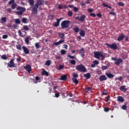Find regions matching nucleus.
<instances>
[{"mask_svg": "<svg viewBox=\"0 0 129 129\" xmlns=\"http://www.w3.org/2000/svg\"><path fill=\"white\" fill-rule=\"evenodd\" d=\"M104 111H105V112H108V111H109V108L107 107H105L104 108Z\"/></svg>", "mask_w": 129, "mask_h": 129, "instance_id": "60", "label": "nucleus"}, {"mask_svg": "<svg viewBox=\"0 0 129 129\" xmlns=\"http://www.w3.org/2000/svg\"><path fill=\"white\" fill-rule=\"evenodd\" d=\"M73 10L75 13H76V12H78L79 10L78 8L75 7H74Z\"/></svg>", "mask_w": 129, "mask_h": 129, "instance_id": "62", "label": "nucleus"}, {"mask_svg": "<svg viewBox=\"0 0 129 129\" xmlns=\"http://www.w3.org/2000/svg\"><path fill=\"white\" fill-rule=\"evenodd\" d=\"M102 5L103 6V7L105 8H108L109 9H112L111 6H109L108 5L105 4V3L102 4Z\"/></svg>", "mask_w": 129, "mask_h": 129, "instance_id": "35", "label": "nucleus"}, {"mask_svg": "<svg viewBox=\"0 0 129 129\" xmlns=\"http://www.w3.org/2000/svg\"><path fill=\"white\" fill-rule=\"evenodd\" d=\"M23 13L21 11H17L16 12V15H18V16H22L23 15Z\"/></svg>", "mask_w": 129, "mask_h": 129, "instance_id": "47", "label": "nucleus"}, {"mask_svg": "<svg viewBox=\"0 0 129 129\" xmlns=\"http://www.w3.org/2000/svg\"><path fill=\"white\" fill-rule=\"evenodd\" d=\"M64 69V66L60 64L59 65L57 70H62V69Z\"/></svg>", "mask_w": 129, "mask_h": 129, "instance_id": "44", "label": "nucleus"}, {"mask_svg": "<svg viewBox=\"0 0 129 129\" xmlns=\"http://www.w3.org/2000/svg\"><path fill=\"white\" fill-rule=\"evenodd\" d=\"M76 70L78 71H80V72H82L85 73V72H87V69L83 64H79L76 67Z\"/></svg>", "mask_w": 129, "mask_h": 129, "instance_id": "2", "label": "nucleus"}, {"mask_svg": "<svg viewBox=\"0 0 129 129\" xmlns=\"http://www.w3.org/2000/svg\"><path fill=\"white\" fill-rule=\"evenodd\" d=\"M85 19H86V16L85 15H82L80 16H77L76 17V20L78 21V22H81L83 23L85 22Z\"/></svg>", "mask_w": 129, "mask_h": 129, "instance_id": "6", "label": "nucleus"}, {"mask_svg": "<svg viewBox=\"0 0 129 129\" xmlns=\"http://www.w3.org/2000/svg\"><path fill=\"white\" fill-rule=\"evenodd\" d=\"M105 75H106L109 79H111L114 77V75L110 73H106Z\"/></svg>", "mask_w": 129, "mask_h": 129, "instance_id": "16", "label": "nucleus"}, {"mask_svg": "<svg viewBox=\"0 0 129 129\" xmlns=\"http://www.w3.org/2000/svg\"><path fill=\"white\" fill-rule=\"evenodd\" d=\"M87 11H88V12L90 13H92V12H93V10L91 8L88 9Z\"/></svg>", "mask_w": 129, "mask_h": 129, "instance_id": "58", "label": "nucleus"}, {"mask_svg": "<svg viewBox=\"0 0 129 129\" xmlns=\"http://www.w3.org/2000/svg\"><path fill=\"white\" fill-rule=\"evenodd\" d=\"M70 25V21L69 20H64L61 23L60 26L61 29H68Z\"/></svg>", "mask_w": 129, "mask_h": 129, "instance_id": "3", "label": "nucleus"}, {"mask_svg": "<svg viewBox=\"0 0 129 129\" xmlns=\"http://www.w3.org/2000/svg\"><path fill=\"white\" fill-rule=\"evenodd\" d=\"M105 98V99H106V100H105L106 102H107L109 101V100H110V96L108 95V96H107V97H106Z\"/></svg>", "mask_w": 129, "mask_h": 129, "instance_id": "46", "label": "nucleus"}, {"mask_svg": "<svg viewBox=\"0 0 129 129\" xmlns=\"http://www.w3.org/2000/svg\"><path fill=\"white\" fill-rule=\"evenodd\" d=\"M108 67H109V66H102L101 69L102 70H107V69H108Z\"/></svg>", "mask_w": 129, "mask_h": 129, "instance_id": "37", "label": "nucleus"}, {"mask_svg": "<svg viewBox=\"0 0 129 129\" xmlns=\"http://www.w3.org/2000/svg\"><path fill=\"white\" fill-rule=\"evenodd\" d=\"M8 36L7 34L3 35V39H7Z\"/></svg>", "mask_w": 129, "mask_h": 129, "instance_id": "63", "label": "nucleus"}, {"mask_svg": "<svg viewBox=\"0 0 129 129\" xmlns=\"http://www.w3.org/2000/svg\"><path fill=\"white\" fill-rule=\"evenodd\" d=\"M21 59H22V57H21V56H19L18 58H17V61L21 62Z\"/></svg>", "mask_w": 129, "mask_h": 129, "instance_id": "64", "label": "nucleus"}, {"mask_svg": "<svg viewBox=\"0 0 129 129\" xmlns=\"http://www.w3.org/2000/svg\"><path fill=\"white\" fill-rule=\"evenodd\" d=\"M109 15H112V16H116V13L114 12H110Z\"/></svg>", "mask_w": 129, "mask_h": 129, "instance_id": "56", "label": "nucleus"}, {"mask_svg": "<svg viewBox=\"0 0 129 129\" xmlns=\"http://www.w3.org/2000/svg\"><path fill=\"white\" fill-rule=\"evenodd\" d=\"M73 78H78V74L73 73L72 74Z\"/></svg>", "mask_w": 129, "mask_h": 129, "instance_id": "41", "label": "nucleus"}, {"mask_svg": "<svg viewBox=\"0 0 129 129\" xmlns=\"http://www.w3.org/2000/svg\"><path fill=\"white\" fill-rule=\"evenodd\" d=\"M18 34L20 37H24V35L23 34V33H22V31L20 30H18Z\"/></svg>", "mask_w": 129, "mask_h": 129, "instance_id": "42", "label": "nucleus"}, {"mask_svg": "<svg viewBox=\"0 0 129 129\" xmlns=\"http://www.w3.org/2000/svg\"><path fill=\"white\" fill-rule=\"evenodd\" d=\"M17 7V3H14L12 5L11 8L12 10H15Z\"/></svg>", "mask_w": 129, "mask_h": 129, "instance_id": "40", "label": "nucleus"}, {"mask_svg": "<svg viewBox=\"0 0 129 129\" xmlns=\"http://www.w3.org/2000/svg\"><path fill=\"white\" fill-rule=\"evenodd\" d=\"M14 21L15 23L17 24L18 25H20V24H21V20H20V19L19 18L14 19Z\"/></svg>", "mask_w": 129, "mask_h": 129, "instance_id": "30", "label": "nucleus"}, {"mask_svg": "<svg viewBox=\"0 0 129 129\" xmlns=\"http://www.w3.org/2000/svg\"><path fill=\"white\" fill-rule=\"evenodd\" d=\"M67 51L66 50H65L64 49H61L60 51V54H61V55H65V54H66V52Z\"/></svg>", "mask_w": 129, "mask_h": 129, "instance_id": "39", "label": "nucleus"}, {"mask_svg": "<svg viewBox=\"0 0 129 129\" xmlns=\"http://www.w3.org/2000/svg\"><path fill=\"white\" fill-rule=\"evenodd\" d=\"M55 97L58 98L60 96V93L59 92L55 93Z\"/></svg>", "mask_w": 129, "mask_h": 129, "instance_id": "52", "label": "nucleus"}, {"mask_svg": "<svg viewBox=\"0 0 129 129\" xmlns=\"http://www.w3.org/2000/svg\"><path fill=\"white\" fill-rule=\"evenodd\" d=\"M23 27V30H24V31H29V30H30V29L29 28V27L27 25H24Z\"/></svg>", "mask_w": 129, "mask_h": 129, "instance_id": "36", "label": "nucleus"}, {"mask_svg": "<svg viewBox=\"0 0 129 129\" xmlns=\"http://www.w3.org/2000/svg\"><path fill=\"white\" fill-rule=\"evenodd\" d=\"M68 15L69 17H72V16H73V12L71 11H69L68 13Z\"/></svg>", "mask_w": 129, "mask_h": 129, "instance_id": "50", "label": "nucleus"}, {"mask_svg": "<svg viewBox=\"0 0 129 129\" xmlns=\"http://www.w3.org/2000/svg\"><path fill=\"white\" fill-rule=\"evenodd\" d=\"M79 52V54H80L81 56L82 57H84L85 56V54H84L85 53V50H84V48H82L80 50L77 51Z\"/></svg>", "mask_w": 129, "mask_h": 129, "instance_id": "11", "label": "nucleus"}, {"mask_svg": "<svg viewBox=\"0 0 129 129\" xmlns=\"http://www.w3.org/2000/svg\"><path fill=\"white\" fill-rule=\"evenodd\" d=\"M31 9L32 14H33V15H38V8L37 7V6H35L34 5V6H32V7H31Z\"/></svg>", "mask_w": 129, "mask_h": 129, "instance_id": "8", "label": "nucleus"}, {"mask_svg": "<svg viewBox=\"0 0 129 129\" xmlns=\"http://www.w3.org/2000/svg\"><path fill=\"white\" fill-rule=\"evenodd\" d=\"M20 12H22V13H25L26 12V8H24V7H22V9L20 10Z\"/></svg>", "mask_w": 129, "mask_h": 129, "instance_id": "61", "label": "nucleus"}, {"mask_svg": "<svg viewBox=\"0 0 129 129\" xmlns=\"http://www.w3.org/2000/svg\"><path fill=\"white\" fill-rule=\"evenodd\" d=\"M99 79L101 82L105 81V80H107V77H106L105 75H103L100 76Z\"/></svg>", "mask_w": 129, "mask_h": 129, "instance_id": "12", "label": "nucleus"}, {"mask_svg": "<svg viewBox=\"0 0 129 129\" xmlns=\"http://www.w3.org/2000/svg\"><path fill=\"white\" fill-rule=\"evenodd\" d=\"M124 37H125V36H124V34H123V33H121L120 35H119L117 40L119 41H122V40L124 39Z\"/></svg>", "mask_w": 129, "mask_h": 129, "instance_id": "14", "label": "nucleus"}, {"mask_svg": "<svg viewBox=\"0 0 129 129\" xmlns=\"http://www.w3.org/2000/svg\"><path fill=\"white\" fill-rule=\"evenodd\" d=\"M92 87H88L86 88L85 89V91L86 92V93H88L89 91H90L91 90Z\"/></svg>", "mask_w": 129, "mask_h": 129, "instance_id": "38", "label": "nucleus"}, {"mask_svg": "<svg viewBox=\"0 0 129 129\" xmlns=\"http://www.w3.org/2000/svg\"><path fill=\"white\" fill-rule=\"evenodd\" d=\"M73 30L75 33H78V32H79V27L76 26L73 28Z\"/></svg>", "mask_w": 129, "mask_h": 129, "instance_id": "31", "label": "nucleus"}, {"mask_svg": "<svg viewBox=\"0 0 129 129\" xmlns=\"http://www.w3.org/2000/svg\"><path fill=\"white\" fill-rule=\"evenodd\" d=\"M111 60L113 61H115L114 64L115 65H117V66H119V64L121 63H122L123 62V60L121 59V58H116V57H111Z\"/></svg>", "mask_w": 129, "mask_h": 129, "instance_id": "4", "label": "nucleus"}, {"mask_svg": "<svg viewBox=\"0 0 129 129\" xmlns=\"http://www.w3.org/2000/svg\"><path fill=\"white\" fill-rule=\"evenodd\" d=\"M24 68L25 70H26V71H28V72H30V71H32V68L30 64H27Z\"/></svg>", "mask_w": 129, "mask_h": 129, "instance_id": "17", "label": "nucleus"}, {"mask_svg": "<svg viewBox=\"0 0 129 129\" xmlns=\"http://www.w3.org/2000/svg\"><path fill=\"white\" fill-rule=\"evenodd\" d=\"M64 41L65 40L63 39V40H60L58 41L57 42H54L53 43V46H58V45H60V44H62V43H63V42H64Z\"/></svg>", "mask_w": 129, "mask_h": 129, "instance_id": "19", "label": "nucleus"}, {"mask_svg": "<svg viewBox=\"0 0 129 129\" xmlns=\"http://www.w3.org/2000/svg\"><path fill=\"white\" fill-rule=\"evenodd\" d=\"M105 45L107 47V48H110V49H112V50H116L117 49H118V47L115 43H113L111 44L106 43Z\"/></svg>", "mask_w": 129, "mask_h": 129, "instance_id": "5", "label": "nucleus"}, {"mask_svg": "<svg viewBox=\"0 0 129 129\" xmlns=\"http://www.w3.org/2000/svg\"><path fill=\"white\" fill-rule=\"evenodd\" d=\"M52 64V60H47L45 61V63H44V65L45 66H50Z\"/></svg>", "mask_w": 129, "mask_h": 129, "instance_id": "22", "label": "nucleus"}, {"mask_svg": "<svg viewBox=\"0 0 129 129\" xmlns=\"http://www.w3.org/2000/svg\"><path fill=\"white\" fill-rule=\"evenodd\" d=\"M118 5L119 7H123V6H124V4L121 2H119L118 3Z\"/></svg>", "mask_w": 129, "mask_h": 129, "instance_id": "49", "label": "nucleus"}, {"mask_svg": "<svg viewBox=\"0 0 129 129\" xmlns=\"http://www.w3.org/2000/svg\"><path fill=\"white\" fill-rule=\"evenodd\" d=\"M70 63L72 64V65H75L76 64V60L72 59L69 60Z\"/></svg>", "mask_w": 129, "mask_h": 129, "instance_id": "34", "label": "nucleus"}, {"mask_svg": "<svg viewBox=\"0 0 129 129\" xmlns=\"http://www.w3.org/2000/svg\"><path fill=\"white\" fill-rule=\"evenodd\" d=\"M58 36L60 39H64V37H65V34L64 33H58Z\"/></svg>", "mask_w": 129, "mask_h": 129, "instance_id": "33", "label": "nucleus"}, {"mask_svg": "<svg viewBox=\"0 0 129 129\" xmlns=\"http://www.w3.org/2000/svg\"><path fill=\"white\" fill-rule=\"evenodd\" d=\"M15 4V0H11L9 2V5H13Z\"/></svg>", "mask_w": 129, "mask_h": 129, "instance_id": "53", "label": "nucleus"}, {"mask_svg": "<svg viewBox=\"0 0 129 129\" xmlns=\"http://www.w3.org/2000/svg\"><path fill=\"white\" fill-rule=\"evenodd\" d=\"M41 75L43 76H44V75H45V76H49V73L46 71L45 69H43V71L41 72Z\"/></svg>", "mask_w": 129, "mask_h": 129, "instance_id": "20", "label": "nucleus"}, {"mask_svg": "<svg viewBox=\"0 0 129 129\" xmlns=\"http://www.w3.org/2000/svg\"><path fill=\"white\" fill-rule=\"evenodd\" d=\"M125 87H126V86H125V85L121 86L119 89H120V90H121V91H123V90H124V88H125Z\"/></svg>", "mask_w": 129, "mask_h": 129, "instance_id": "48", "label": "nucleus"}, {"mask_svg": "<svg viewBox=\"0 0 129 129\" xmlns=\"http://www.w3.org/2000/svg\"><path fill=\"white\" fill-rule=\"evenodd\" d=\"M94 55L95 57L96 58V59H99L100 57H101V58L100 59L101 61H103V60L105 59V56L103 55L102 52H100V51L94 52Z\"/></svg>", "mask_w": 129, "mask_h": 129, "instance_id": "1", "label": "nucleus"}, {"mask_svg": "<svg viewBox=\"0 0 129 129\" xmlns=\"http://www.w3.org/2000/svg\"><path fill=\"white\" fill-rule=\"evenodd\" d=\"M62 20H63V18H62L59 19H56V22L54 23L53 26L55 27H59V26H60V22H61Z\"/></svg>", "mask_w": 129, "mask_h": 129, "instance_id": "9", "label": "nucleus"}, {"mask_svg": "<svg viewBox=\"0 0 129 129\" xmlns=\"http://www.w3.org/2000/svg\"><path fill=\"white\" fill-rule=\"evenodd\" d=\"M127 102H124V105H122L121 108L123 110H126V108H127Z\"/></svg>", "mask_w": 129, "mask_h": 129, "instance_id": "23", "label": "nucleus"}, {"mask_svg": "<svg viewBox=\"0 0 129 129\" xmlns=\"http://www.w3.org/2000/svg\"><path fill=\"white\" fill-rule=\"evenodd\" d=\"M35 46L36 47V49H40V48H41V45H40V43L39 42L35 43Z\"/></svg>", "mask_w": 129, "mask_h": 129, "instance_id": "27", "label": "nucleus"}, {"mask_svg": "<svg viewBox=\"0 0 129 129\" xmlns=\"http://www.w3.org/2000/svg\"><path fill=\"white\" fill-rule=\"evenodd\" d=\"M102 94H103V95H107V90H105L104 91H103L102 92Z\"/></svg>", "mask_w": 129, "mask_h": 129, "instance_id": "54", "label": "nucleus"}, {"mask_svg": "<svg viewBox=\"0 0 129 129\" xmlns=\"http://www.w3.org/2000/svg\"><path fill=\"white\" fill-rule=\"evenodd\" d=\"M29 39L30 36H28L25 39V42L27 45H30V40H29Z\"/></svg>", "mask_w": 129, "mask_h": 129, "instance_id": "25", "label": "nucleus"}, {"mask_svg": "<svg viewBox=\"0 0 129 129\" xmlns=\"http://www.w3.org/2000/svg\"><path fill=\"white\" fill-rule=\"evenodd\" d=\"M22 49L23 50L24 52L26 55H28V54H29L30 53V51L29 50V49H28L27 48V47L23 46H22Z\"/></svg>", "mask_w": 129, "mask_h": 129, "instance_id": "13", "label": "nucleus"}, {"mask_svg": "<svg viewBox=\"0 0 129 129\" xmlns=\"http://www.w3.org/2000/svg\"><path fill=\"white\" fill-rule=\"evenodd\" d=\"M90 16L93 17V18H95V17H96V14H95V13H90Z\"/></svg>", "mask_w": 129, "mask_h": 129, "instance_id": "55", "label": "nucleus"}, {"mask_svg": "<svg viewBox=\"0 0 129 129\" xmlns=\"http://www.w3.org/2000/svg\"><path fill=\"white\" fill-rule=\"evenodd\" d=\"M28 3L30 7H34L35 6L34 5V4H35L34 0H28Z\"/></svg>", "mask_w": 129, "mask_h": 129, "instance_id": "21", "label": "nucleus"}, {"mask_svg": "<svg viewBox=\"0 0 129 129\" xmlns=\"http://www.w3.org/2000/svg\"><path fill=\"white\" fill-rule=\"evenodd\" d=\"M84 77L86 79H90L91 77V74L89 73H88L84 75Z\"/></svg>", "mask_w": 129, "mask_h": 129, "instance_id": "18", "label": "nucleus"}, {"mask_svg": "<svg viewBox=\"0 0 129 129\" xmlns=\"http://www.w3.org/2000/svg\"><path fill=\"white\" fill-rule=\"evenodd\" d=\"M48 18L49 20H51V21H53V19L54 18H55V15H51L48 16Z\"/></svg>", "mask_w": 129, "mask_h": 129, "instance_id": "45", "label": "nucleus"}, {"mask_svg": "<svg viewBox=\"0 0 129 129\" xmlns=\"http://www.w3.org/2000/svg\"><path fill=\"white\" fill-rule=\"evenodd\" d=\"M16 48L17 50H21V45L18 44L17 45H16Z\"/></svg>", "mask_w": 129, "mask_h": 129, "instance_id": "59", "label": "nucleus"}, {"mask_svg": "<svg viewBox=\"0 0 129 129\" xmlns=\"http://www.w3.org/2000/svg\"><path fill=\"white\" fill-rule=\"evenodd\" d=\"M1 23L2 24H5V23H7V17H3L1 18Z\"/></svg>", "mask_w": 129, "mask_h": 129, "instance_id": "29", "label": "nucleus"}, {"mask_svg": "<svg viewBox=\"0 0 129 129\" xmlns=\"http://www.w3.org/2000/svg\"><path fill=\"white\" fill-rule=\"evenodd\" d=\"M68 57H70V59H76V57L73 56V55H71L70 54H69L68 55Z\"/></svg>", "mask_w": 129, "mask_h": 129, "instance_id": "51", "label": "nucleus"}, {"mask_svg": "<svg viewBox=\"0 0 129 129\" xmlns=\"http://www.w3.org/2000/svg\"><path fill=\"white\" fill-rule=\"evenodd\" d=\"M80 35L81 37H84L85 36V31L84 30H81L80 32Z\"/></svg>", "mask_w": 129, "mask_h": 129, "instance_id": "26", "label": "nucleus"}, {"mask_svg": "<svg viewBox=\"0 0 129 129\" xmlns=\"http://www.w3.org/2000/svg\"><path fill=\"white\" fill-rule=\"evenodd\" d=\"M15 58H12L11 59V60L7 63L8 67H10V68H12V67L13 68H16L17 66H16V64H15Z\"/></svg>", "mask_w": 129, "mask_h": 129, "instance_id": "7", "label": "nucleus"}, {"mask_svg": "<svg viewBox=\"0 0 129 129\" xmlns=\"http://www.w3.org/2000/svg\"><path fill=\"white\" fill-rule=\"evenodd\" d=\"M117 100L120 102H124V99H123V97L119 96L117 97Z\"/></svg>", "mask_w": 129, "mask_h": 129, "instance_id": "24", "label": "nucleus"}, {"mask_svg": "<svg viewBox=\"0 0 129 129\" xmlns=\"http://www.w3.org/2000/svg\"><path fill=\"white\" fill-rule=\"evenodd\" d=\"M27 21H28V18H27L24 17L21 19V22L24 24H27Z\"/></svg>", "mask_w": 129, "mask_h": 129, "instance_id": "28", "label": "nucleus"}, {"mask_svg": "<svg viewBox=\"0 0 129 129\" xmlns=\"http://www.w3.org/2000/svg\"><path fill=\"white\" fill-rule=\"evenodd\" d=\"M1 58L3 60H7L8 59V57L6 54H4V55H2Z\"/></svg>", "mask_w": 129, "mask_h": 129, "instance_id": "43", "label": "nucleus"}, {"mask_svg": "<svg viewBox=\"0 0 129 129\" xmlns=\"http://www.w3.org/2000/svg\"><path fill=\"white\" fill-rule=\"evenodd\" d=\"M34 6L39 8V7L44 6V2L41 0H37V3L34 5Z\"/></svg>", "mask_w": 129, "mask_h": 129, "instance_id": "10", "label": "nucleus"}, {"mask_svg": "<svg viewBox=\"0 0 129 129\" xmlns=\"http://www.w3.org/2000/svg\"><path fill=\"white\" fill-rule=\"evenodd\" d=\"M72 80L73 82H74L77 85L78 84V83H79L78 80H77V79L76 78H72Z\"/></svg>", "mask_w": 129, "mask_h": 129, "instance_id": "32", "label": "nucleus"}, {"mask_svg": "<svg viewBox=\"0 0 129 129\" xmlns=\"http://www.w3.org/2000/svg\"><path fill=\"white\" fill-rule=\"evenodd\" d=\"M93 63L94 64H95V65H98V64H99V62H98V60H95L93 61Z\"/></svg>", "mask_w": 129, "mask_h": 129, "instance_id": "57", "label": "nucleus"}, {"mask_svg": "<svg viewBox=\"0 0 129 129\" xmlns=\"http://www.w3.org/2000/svg\"><path fill=\"white\" fill-rule=\"evenodd\" d=\"M67 78L68 77L66 75H62L60 78H59V80H62L63 81H65L67 80Z\"/></svg>", "mask_w": 129, "mask_h": 129, "instance_id": "15", "label": "nucleus"}]
</instances>
